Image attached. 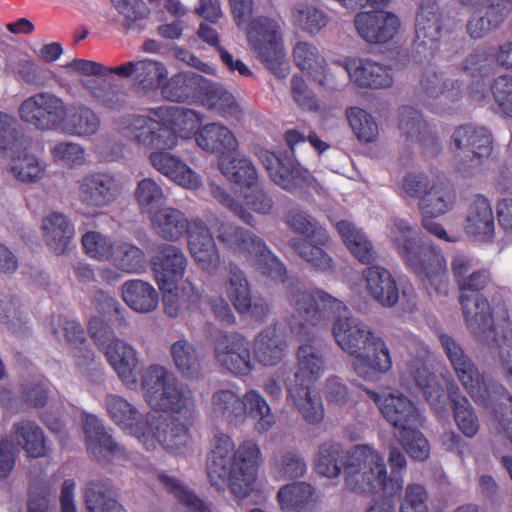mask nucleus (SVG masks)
Here are the masks:
<instances>
[{
  "label": "nucleus",
  "mask_w": 512,
  "mask_h": 512,
  "mask_svg": "<svg viewBox=\"0 0 512 512\" xmlns=\"http://www.w3.org/2000/svg\"><path fill=\"white\" fill-rule=\"evenodd\" d=\"M289 304L302 322H289L291 331L301 340L314 338L312 327L327 324L334 316L332 333L337 345L353 357L355 373L367 381H377L392 368L390 349L379 334L350 315L342 301L321 289L293 288L288 293Z\"/></svg>",
  "instance_id": "nucleus-1"
},
{
  "label": "nucleus",
  "mask_w": 512,
  "mask_h": 512,
  "mask_svg": "<svg viewBox=\"0 0 512 512\" xmlns=\"http://www.w3.org/2000/svg\"><path fill=\"white\" fill-rule=\"evenodd\" d=\"M141 387L146 403L155 411L150 415L157 418V432L164 436H176L173 447L161 446L168 453L185 457L194 450L190 427L197 410L193 392L179 382L173 372L161 365L148 366L141 375Z\"/></svg>",
  "instance_id": "nucleus-2"
},
{
  "label": "nucleus",
  "mask_w": 512,
  "mask_h": 512,
  "mask_svg": "<svg viewBox=\"0 0 512 512\" xmlns=\"http://www.w3.org/2000/svg\"><path fill=\"white\" fill-rule=\"evenodd\" d=\"M345 466V489L352 493L374 495L383 492L391 497L403 488L399 476H387L383 456L370 445H357L349 452L335 442H325L319 446L314 460L315 470L327 478L340 475Z\"/></svg>",
  "instance_id": "nucleus-3"
},
{
  "label": "nucleus",
  "mask_w": 512,
  "mask_h": 512,
  "mask_svg": "<svg viewBox=\"0 0 512 512\" xmlns=\"http://www.w3.org/2000/svg\"><path fill=\"white\" fill-rule=\"evenodd\" d=\"M262 462L259 445L244 441L237 449L231 437L221 435L216 439L207 464V473L213 486L226 487L238 500H244L258 490V470Z\"/></svg>",
  "instance_id": "nucleus-4"
},
{
  "label": "nucleus",
  "mask_w": 512,
  "mask_h": 512,
  "mask_svg": "<svg viewBox=\"0 0 512 512\" xmlns=\"http://www.w3.org/2000/svg\"><path fill=\"white\" fill-rule=\"evenodd\" d=\"M202 121L194 110L160 106L147 114L132 116L123 128V135L141 147L176 148L180 139L195 136Z\"/></svg>",
  "instance_id": "nucleus-5"
},
{
  "label": "nucleus",
  "mask_w": 512,
  "mask_h": 512,
  "mask_svg": "<svg viewBox=\"0 0 512 512\" xmlns=\"http://www.w3.org/2000/svg\"><path fill=\"white\" fill-rule=\"evenodd\" d=\"M386 237L394 245L405 265L426 286L445 294L448 287L446 260L429 243L417 241L413 227L402 219H392L386 225Z\"/></svg>",
  "instance_id": "nucleus-6"
},
{
  "label": "nucleus",
  "mask_w": 512,
  "mask_h": 512,
  "mask_svg": "<svg viewBox=\"0 0 512 512\" xmlns=\"http://www.w3.org/2000/svg\"><path fill=\"white\" fill-rule=\"evenodd\" d=\"M441 345L465 390L476 403L483 406L499 402L506 412L499 420L500 426L512 441V397L502 386L487 385L461 346L448 335L440 336Z\"/></svg>",
  "instance_id": "nucleus-7"
},
{
  "label": "nucleus",
  "mask_w": 512,
  "mask_h": 512,
  "mask_svg": "<svg viewBox=\"0 0 512 512\" xmlns=\"http://www.w3.org/2000/svg\"><path fill=\"white\" fill-rule=\"evenodd\" d=\"M105 407L111 420L123 431L137 439L146 450H154L158 446L173 447V436L157 432V418L148 412L145 416L125 398L110 394L105 398ZM180 435H174L180 440Z\"/></svg>",
  "instance_id": "nucleus-8"
},
{
  "label": "nucleus",
  "mask_w": 512,
  "mask_h": 512,
  "mask_svg": "<svg viewBox=\"0 0 512 512\" xmlns=\"http://www.w3.org/2000/svg\"><path fill=\"white\" fill-rule=\"evenodd\" d=\"M247 40L256 58L276 77L285 78L288 75L282 23L278 19L255 17L247 29Z\"/></svg>",
  "instance_id": "nucleus-9"
},
{
  "label": "nucleus",
  "mask_w": 512,
  "mask_h": 512,
  "mask_svg": "<svg viewBox=\"0 0 512 512\" xmlns=\"http://www.w3.org/2000/svg\"><path fill=\"white\" fill-rule=\"evenodd\" d=\"M218 239L235 253H248L252 257V265L271 280H284V265L253 233L226 223L218 228Z\"/></svg>",
  "instance_id": "nucleus-10"
},
{
  "label": "nucleus",
  "mask_w": 512,
  "mask_h": 512,
  "mask_svg": "<svg viewBox=\"0 0 512 512\" xmlns=\"http://www.w3.org/2000/svg\"><path fill=\"white\" fill-rule=\"evenodd\" d=\"M89 331L121 382L127 388L136 390L139 386L138 368L140 364V356L136 349L124 340L114 338L98 318L89 321Z\"/></svg>",
  "instance_id": "nucleus-11"
},
{
  "label": "nucleus",
  "mask_w": 512,
  "mask_h": 512,
  "mask_svg": "<svg viewBox=\"0 0 512 512\" xmlns=\"http://www.w3.org/2000/svg\"><path fill=\"white\" fill-rule=\"evenodd\" d=\"M408 357L401 366V379L404 383L410 381L423 391L427 401L435 410H441L444 402L441 400L442 388L436 377L427 368L426 362L429 358L428 347L419 339H410L406 345Z\"/></svg>",
  "instance_id": "nucleus-12"
},
{
  "label": "nucleus",
  "mask_w": 512,
  "mask_h": 512,
  "mask_svg": "<svg viewBox=\"0 0 512 512\" xmlns=\"http://www.w3.org/2000/svg\"><path fill=\"white\" fill-rule=\"evenodd\" d=\"M487 281L488 273L485 270L475 271L458 281L463 314L469 329L475 335L485 332L493 322L489 303L477 293L486 286Z\"/></svg>",
  "instance_id": "nucleus-13"
},
{
  "label": "nucleus",
  "mask_w": 512,
  "mask_h": 512,
  "mask_svg": "<svg viewBox=\"0 0 512 512\" xmlns=\"http://www.w3.org/2000/svg\"><path fill=\"white\" fill-rule=\"evenodd\" d=\"M451 147L459 167L466 170L479 166L490 157L493 140L486 128L463 125L452 133Z\"/></svg>",
  "instance_id": "nucleus-14"
},
{
  "label": "nucleus",
  "mask_w": 512,
  "mask_h": 512,
  "mask_svg": "<svg viewBox=\"0 0 512 512\" xmlns=\"http://www.w3.org/2000/svg\"><path fill=\"white\" fill-rule=\"evenodd\" d=\"M64 112V100L49 92L29 96L18 108L20 120L39 131L58 130L59 119Z\"/></svg>",
  "instance_id": "nucleus-15"
},
{
  "label": "nucleus",
  "mask_w": 512,
  "mask_h": 512,
  "mask_svg": "<svg viewBox=\"0 0 512 512\" xmlns=\"http://www.w3.org/2000/svg\"><path fill=\"white\" fill-rule=\"evenodd\" d=\"M368 394L377 404L383 417L393 426L395 434L410 426H418L422 422V416L413 402L400 391L386 389L380 394L373 391H369Z\"/></svg>",
  "instance_id": "nucleus-16"
},
{
  "label": "nucleus",
  "mask_w": 512,
  "mask_h": 512,
  "mask_svg": "<svg viewBox=\"0 0 512 512\" xmlns=\"http://www.w3.org/2000/svg\"><path fill=\"white\" fill-rule=\"evenodd\" d=\"M119 193L117 182L107 174H87L77 181L76 196L88 215L109 206Z\"/></svg>",
  "instance_id": "nucleus-17"
},
{
  "label": "nucleus",
  "mask_w": 512,
  "mask_h": 512,
  "mask_svg": "<svg viewBox=\"0 0 512 512\" xmlns=\"http://www.w3.org/2000/svg\"><path fill=\"white\" fill-rule=\"evenodd\" d=\"M144 148L153 150L149 155V162L167 179L186 189L195 190L201 186V177L180 156L170 152L174 148Z\"/></svg>",
  "instance_id": "nucleus-18"
},
{
  "label": "nucleus",
  "mask_w": 512,
  "mask_h": 512,
  "mask_svg": "<svg viewBox=\"0 0 512 512\" xmlns=\"http://www.w3.org/2000/svg\"><path fill=\"white\" fill-rule=\"evenodd\" d=\"M249 189L250 191L244 195L241 203L234 200L223 188L217 185H211V194L244 223L253 226L256 223L255 218L248 210L260 215H267L272 210L273 201L263 188L253 185Z\"/></svg>",
  "instance_id": "nucleus-19"
},
{
  "label": "nucleus",
  "mask_w": 512,
  "mask_h": 512,
  "mask_svg": "<svg viewBox=\"0 0 512 512\" xmlns=\"http://www.w3.org/2000/svg\"><path fill=\"white\" fill-rule=\"evenodd\" d=\"M346 71L350 81L363 88L384 89L393 84L391 69L368 58L346 57L336 62Z\"/></svg>",
  "instance_id": "nucleus-20"
},
{
  "label": "nucleus",
  "mask_w": 512,
  "mask_h": 512,
  "mask_svg": "<svg viewBox=\"0 0 512 512\" xmlns=\"http://www.w3.org/2000/svg\"><path fill=\"white\" fill-rule=\"evenodd\" d=\"M187 243L196 265L203 271L214 273L221 259L214 237L203 220L198 218L191 220Z\"/></svg>",
  "instance_id": "nucleus-21"
},
{
  "label": "nucleus",
  "mask_w": 512,
  "mask_h": 512,
  "mask_svg": "<svg viewBox=\"0 0 512 512\" xmlns=\"http://www.w3.org/2000/svg\"><path fill=\"white\" fill-rule=\"evenodd\" d=\"M259 159L268 171L272 181L286 190H292L305 184L309 173L294 159L282 153L261 151Z\"/></svg>",
  "instance_id": "nucleus-22"
},
{
  "label": "nucleus",
  "mask_w": 512,
  "mask_h": 512,
  "mask_svg": "<svg viewBox=\"0 0 512 512\" xmlns=\"http://www.w3.org/2000/svg\"><path fill=\"white\" fill-rule=\"evenodd\" d=\"M218 362L235 375H247L253 369L248 342L238 333L224 335L215 347Z\"/></svg>",
  "instance_id": "nucleus-23"
},
{
  "label": "nucleus",
  "mask_w": 512,
  "mask_h": 512,
  "mask_svg": "<svg viewBox=\"0 0 512 512\" xmlns=\"http://www.w3.org/2000/svg\"><path fill=\"white\" fill-rule=\"evenodd\" d=\"M359 36L368 43H386L398 33L400 21L390 12H361L354 20Z\"/></svg>",
  "instance_id": "nucleus-24"
},
{
  "label": "nucleus",
  "mask_w": 512,
  "mask_h": 512,
  "mask_svg": "<svg viewBox=\"0 0 512 512\" xmlns=\"http://www.w3.org/2000/svg\"><path fill=\"white\" fill-rule=\"evenodd\" d=\"M4 154L10 158L9 171L18 181L30 184L42 178L46 164L32 151L27 140L13 144Z\"/></svg>",
  "instance_id": "nucleus-25"
},
{
  "label": "nucleus",
  "mask_w": 512,
  "mask_h": 512,
  "mask_svg": "<svg viewBox=\"0 0 512 512\" xmlns=\"http://www.w3.org/2000/svg\"><path fill=\"white\" fill-rule=\"evenodd\" d=\"M224 289L227 297L239 313L250 314L262 319L270 312V305L266 301L256 299L252 302L249 283L243 272L238 268L230 269L229 278Z\"/></svg>",
  "instance_id": "nucleus-26"
},
{
  "label": "nucleus",
  "mask_w": 512,
  "mask_h": 512,
  "mask_svg": "<svg viewBox=\"0 0 512 512\" xmlns=\"http://www.w3.org/2000/svg\"><path fill=\"white\" fill-rule=\"evenodd\" d=\"M187 258L181 248L165 244L153 262L155 278L160 290L176 289L184 276Z\"/></svg>",
  "instance_id": "nucleus-27"
},
{
  "label": "nucleus",
  "mask_w": 512,
  "mask_h": 512,
  "mask_svg": "<svg viewBox=\"0 0 512 512\" xmlns=\"http://www.w3.org/2000/svg\"><path fill=\"white\" fill-rule=\"evenodd\" d=\"M441 31L442 24L437 6L434 3L429 6L423 4L416 19V52L427 59L433 56L438 48Z\"/></svg>",
  "instance_id": "nucleus-28"
},
{
  "label": "nucleus",
  "mask_w": 512,
  "mask_h": 512,
  "mask_svg": "<svg viewBox=\"0 0 512 512\" xmlns=\"http://www.w3.org/2000/svg\"><path fill=\"white\" fill-rule=\"evenodd\" d=\"M41 232L50 250L62 255L75 237V226L64 213L51 212L42 219Z\"/></svg>",
  "instance_id": "nucleus-29"
},
{
  "label": "nucleus",
  "mask_w": 512,
  "mask_h": 512,
  "mask_svg": "<svg viewBox=\"0 0 512 512\" xmlns=\"http://www.w3.org/2000/svg\"><path fill=\"white\" fill-rule=\"evenodd\" d=\"M363 279L369 295L380 305L392 307L399 300V289L395 278L381 266H370L363 271Z\"/></svg>",
  "instance_id": "nucleus-30"
},
{
  "label": "nucleus",
  "mask_w": 512,
  "mask_h": 512,
  "mask_svg": "<svg viewBox=\"0 0 512 512\" xmlns=\"http://www.w3.org/2000/svg\"><path fill=\"white\" fill-rule=\"evenodd\" d=\"M58 130L76 137H89L97 133L101 120L98 114L84 105L67 106L59 119Z\"/></svg>",
  "instance_id": "nucleus-31"
},
{
  "label": "nucleus",
  "mask_w": 512,
  "mask_h": 512,
  "mask_svg": "<svg viewBox=\"0 0 512 512\" xmlns=\"http://www.w3.org/2000/svg\"><path fill=\"white\" fill-rule=\"evenodd\" d=\"M494 215L487 198L476 196L469 205L465 231L478 242H489L494 236Z\"/></svg>",
  "instance_id": "nucleus-32"
},
{
  "label": "nucleus",
  "mask_w": 512,
  "mask_h": 512,
  "mask_svg": "<svg viewBox=\"0 0 512 512\" xmlns=\"http://www.w3.org/2000/svg\"><path fill=\"white\" fill-rule=\"evenodd\" d=\"M83 430L88 452L96 459L111 460L121 453L119 447L109 436L99 418L92 414H83Z\"/></svg>",
  "instance_id": "nucleus-33"
},
{
  "label": "nucleus",
  "mask_w": 512,
  "mask_h": 512,
  "mask_svg": "<svg viewBox=\"0 0 512 512\" xmlns=\"http://www.w3.org/2000/svg\"><path fill=\"white\" fill-rule=\"evenodd\" d=\"M207 79L190 72L173 75L161 86V95L171 102H186L202 97Z\"/></svg>",
  "instance_id": "nucleus-34"
},
{
  "label": "nucleus",
  "mask_w": 512,
  "mask_h": 512,
  "mask_svg": "<svg viewBox=\"0 0 512 512\" xmlns=\"http://www.w3.org/2000/svg\"><path fill=\"white\" fill-rule=\"evenodd\" d=\"M197 146L207 153H217L220 156L236 152L238 141L234 134L225 126L210 123L202 126L195 133Z\"/></svg>",
  "instance_id": "nucleus-35"
},
{
  "label": "nucleus",
  "mask_w": 512,
  "mask_h": 512,
  "mask_svg": "<svg viewBox=\"0 0 512 512\" xmlns=\"http://www.w3.org/2000/svg\"><path fill=\"white\" fill-rule=\"evenodd\" d=\"M148 218L154 232L167 241H178L190 229L191 220L174 207L163 206Z\"/></svg>",
  "instance_id": "nucleus-36"
},
{
  "label": "nucleus",
  "mask_w": 512,
  "mask_h": 512,
  "mask_svg": "<svg viewBox=\"0 0 512 512\" xmlns=\"http://www.w3.org/2000/svg\"><path fill=\"white\" fill-rule=\"evenodd\" d=\"M13 440L29 457L41 458L47 456L51 446L43 429L35 422L21 420L13 424L11 432Z\"/></svg>",
  "instance_id": "nucleus-37"
},
{
  "label": "nucleus",
  "mask_w": 512,
  "mask_h": 512,
  "mask_svg": "<svg viewBox=\"0 0 512 512\" xmlns=\"http://www.w3.org/2000/svg\"><path fill=\"white\" fill-rule=\"evenodd\" d=\"M121 298L137 313L153 312L159 304V294L154 286L141 279L125 281L121 286Z\"/></svg>",
  "instance_id": "nucleus-38"
},
{
  "label": "nucleus",
  "mask_w": 512,
  "mask_h": 512,
  "mask_svg": "<svg viewBox=\"0 0 512 512\" xmlns=\"http://www.w3.org/2000/svg\"><path fill=\"white\" fill-rule=\"evenodd\" d=\"M511 9L512 3L476 9L467 21V34L475 40L484 38L504 21Z\"/></svg>",
  "instance_id": "nucleus-39"
},
{
  "label": "nucleus",
  "mask_w": 512,
  "mask_h": 512,
  "mask_svg": "<svg viewBox=\"0 0 512 512\" xmlns=\"http://www.w3.org/2000/svg\"><path fill=\"white\" fill-rule=\"evenodd\" d=\"M455 203V191L446 183L439 182L430 186L424 193L418 208L422 217L438 218L450 212Z\"/></svg>",
  "instance_id": "nucleus-40"
},
{
  "label": "nucleus",
  "mask_w": 512,
  "mask_h": 512,
  "mask_svg": "<svg viewBox=\"0 0 512 512\" xmlns=\"http://www.w3.org/2000/svg\"><path fill=\"white\" fill-rule=\"evenodd\" d=\"M241 410V423L247 418L252 419L258 433L269 431L275 424L269 404L257 390L250 389L242 396Z\"/></svg>",
  "instance_id": "nucleus-41"
},
{
  "label": "nucleus",
  "mask_w": 512,
  "mask_h": 512,
  "mask_svg": "<svg viewBox=\"0 0 512 512\" xmlns=\"http://www.w3.org/2000/svg\"><path fill=\"white\" fill-rule=\"evenodd\" d=\"M483 341L492 340L498 348V359L504 378L512 385V326L504 322L499 326L492 325L485 332L477 335Z\"/></svg>",
  "instance_id": "nucleus-42"
},
{
  "label": "nucleus",
  "mask_w": 512,
  "mask_h": 512,
  "mask_svg": "<svg viewBox=\"0 0 512 512\" xmlns=\"http://www.w3.org/2000/svg\"><path fill=\"white\" fill-rule=\"evenodd\" d=\"M289 398L297 411L309 423H319L324 418V407L318 393L304 384L289 383L287 385Z\"/></svg>",
  "instance_id": "nucleus-43"
},
{
  "label": "nucleus",
  "mask_w": 512,
  "mask_h": 512,
  "mask_svg": "<svg viewBox=\"0 0 512 512\" xmlns=\"http://www.w3.org/2000/svg\"><path fill=\"white\" fill-rule=\"evenodd\" d=\"M285 347V341L276 326L267 327L259 332L253 343L255 358L264 366H273L280 362Z\"/></svg>",
  "instance_id": "nucleus-44"
},
{
  "label": "nucleus",
  "mask_w": 512,
  "mask_h": 512,
  "mask_svg": "<svg viewBox=\"0 0 512 512\" xmlns=\"http://www.w3.org/2000/svg\"><path fill=\"white\" fill-rule=\"evenodd\" d=\"M447 391L458 429L466 437H474L479 431L480 424L470 402L459 393L458 387L452 381H447Z\"/></svg>",
  "instance_id": "nucleus-45"
},
{
  "label": "nucleus",
  "mask_w": 512,
  "mask_h": 512,
  "mask_svg": "<svg viewBox=\"0 0 512 512\" xmlns=\"http://www.w3.org/2000/svg\"><path fill=\"white\" fill-rule=\"evenodd\" d=\"M218 167L222 175L229 181L247 188L256 182V170L251 161L240 153H230L218 158Z\"/></svg>",
  "instance_id": "nucleus-46"
},
{
  "label": "nucleus",
  "mask_w": 512,
  "mask_h": 512,
  "mask_svg": "<svg viewBox=\"0 0 512 512\" xmlns=\"http://www.w3.org/2000/svg\"><path fill=\"white\" fill-rule=\"evenodd\" d=\"M421 89L429 99L438 100L443 106H450L462 96L458 81L447 79L442 74H428L421 80Z\"/></svg>",
  "instance_id": "nucleus-47"
},
{
  "label": "nucleus",
  "mask_w": 512,
  "mask_h": 512,
  "mask_svg": "<svg viewBox=\"0 0 512 512\" xmlns=\"http://www.w3.org/2000/svg\"><path fill=\"white\" fill-rule=\"evenodd\" d=\"M280 508L287 512H303L317 501L315 489L305 482H296L282 487L277 494Z\"/></svg>",
  "instance_id": "nucleus-48"
},
{
  "label": "nucleus",
  "mask_w": 512,
  "mask_h": 512,
  "mask_svg": "<svg viewBox=\"0 0 512 512\" xmlns=\"http://www.w3.org/2000/svg\"><path fill=\"white\" fill-rule=\"evenodd\" d=\"M87 512H126L115 500L111 485L105 481H91L83 490Z\"/></svg>",
  "instance_id": "nucleus-49"
},
{
  "label": "nucleus",
  "mask_w": 512,
  "mask_h": 512,
  "mask_svg": "<svg viewBox=\"0 0 512 512\" xmlns=\"http://www.w3.org/2000/svg\"><path fill=\"white\" fill-rule=\"evenodd\" d=\"M298 371L292 383L304 384L318 380L326 370V362L321 352L311 344H303L297 353Z\"/></svg>",
  "instance_id": "nucleus-50"
},
{
  "label": "nucleus",
  "mask_w": 512,
  "mask_h": 512,
  "mask_svg": "<svg viewBox=\"0 0 512 512\" xmlns=\"http://www.w3.org/2000/svg\"><path fill=\"white\" fill-rule=\"evenodd\" d=\"M336 229L351 254L361 263L369 264L375 259L371 242L365 233L356 228L354 224L340 221L336 224Z\"/></svg>",
  "instance_id": "nucleus-51"
},
{
  "label": "nucleus",
  "mask_w": 512,
  "mask_h": 512,
  "mask_svg": "<svg viewBox=\"0 0 512 512\" xmlns=\"http://www.w3.org/2000/svg\"><path fill=\"white\" fill-rule=\"evenodd\" d=\"M161 291L163 292L164 311L171 318L184 314V304L189 311L199 309L202 304L201 293L190 283L183 285L181 295L177 293V288Z\"/></svg>",
  "instance_id": "nucleus-52"
},
{
  "label": "nucleus",
  "mask_w": 512,
  "mask_h": 512,
  "mask_svg": "<svg viewBox=\"0 0 512 512\" xmlns=\"http://www.w3.org/2000/svg\"><path fill=\"white\" fill-rule=\"evenodd\" d=\"M202 102L205 106L225 118L237 117L241 108L235 97L222 85L207 80Z\"/></svg>",
  "instance_id": "nucleus-53"
},
{
  "label": "nucleus",
  "mask_w": 512,
  "mask_h": 512,
  "mask_svg": "<svg viewBox=\"0 0 512 512\" xmlns=\"http://www.w3.org/2000/svg\"><path fill=\"white\" fill-rule=\"evenodd\" d=\"M134 198L140 213L147 217L162 208L167 201L162 185L150 177L137 182Z\"/></svg>",
  "instance_id": "nucleus-54"
},
{
  "label": "nucleus",
  "mask_w": 512,
  "mask_h": 512,
  "mask_svg": "<svg viewBox=\"0 0 512 512\" xmlns=\"http://www.w3.org/2000/svg\"><path fill=\"white\" fill-rule=\"evenodd\" d=\"M292 21L303 32L315 36L327 26L329 17L315 5L298 3L292 9Z\"/></svg>",
  "instance_id": "nucleus-55"
},
{
  "label": "nucleus",
  "mask_w": 512,
  "mask_h": 512,
  "mask_svg": "<svg viewBox=\"0 0 512 512\" xmlns=\"http://www.w3.org/2000/svg\"><path fill=\"white\" fill-rule=\"evenodd\" d=\"M171 357L176 369L186 378H197L201 371L200 359L195 347L186 339L171 345Z\"/></svg>",
  "instance_id": "nucleus-56"
},
{
  "label": "nucleus",
  "mask_w": 512,
  "mask_h": 512,
  "mask_svg": "<svg viewBox=\"0 0 512 512\" xmlns=\"http://www.w3.org/2000/svg\"><path fill=\"white\" fill-rule=\"evenodd\" d=\"M125 273H140L146 262L145 253L135 244L127 241H116L110 261Z\"/></svg>",
  "instance_id": "nucleus-57"
},
{
  "label": "nucleus",
  "mask_w": 512,
  "mask_h": 512,
  "mask_svg": "<svg viewBox=\"0 0 512 512\" xmlns=\"http://www.w3.org/2000/svg\"><path fill=\"white\" fill-rule=\"evenodd\" d=\"M349 125L362 143L375 142L379 137V127L375 118L360 107H350L346 110Z\"/></svg>",
  "instance_id": "nucleus-58"
},
{
  "label": "nucleus",
  "mask_w": 512,
  "mask_h": 512,
  "mask_svg": "<svg viewBox=\"0 0 512 512\" xmlns=\"http://www.w3.org/2000/svg\"><path fill=\"white\" fill-rule=\"evenodd\" d=\"M84 253L91 259L108 262L113 256L116 242L99 231H87L81 237Z\"/></svg>",
  "instance_id": "nucleus-59"
},
{
  "label": "nucleus",
  "mask_w": 512,
  "mask_h": 512,
  "mask_svg": "<svg viewBox=\"0 0 512 512\" xmlns=\"http://www.w3.org/2000/svg\"><path fill=\"white\" fill-rule=\"evenodd\" d=\"M312 239H292L290 246L310 266L316 270L327 271L332 269V258Z\"/></svg>",
  "instance_id": "nucleus-60"
},
{
  "label": "nucleus",
  "mask_w": 512,
  "mask_h": 512,
  "mask_svg": "<svg viewBox=\"0 0 512 512\" xmlns=\"http://www.w3.org/2000/svg\"><path fill=\"white\" fill-rule=\"evenodd\" d=\"M159 481L186 508V512H210L203 502L183 483L166 474H159Z\"/></svg>",
  "instance_id": "nucleus-61"
},
{
  "label": "nucleus",
  "mask_w": 512,
  "mask_h": 512,
  "mask_svg": "<svg viewBox=\"0 0 512 512\" xmlns=\"http://www.w3.org/2000/svg\"><path fill=\"white\" fill-rule=\"evenodd\" d=\"M241 399L236 392L230 389H221L212 396V409L228 421L241 423Z\"/></svg>",
  "instance_id": "nucleus-62"
},
{
  "label": "nucleus",
  "mask_w": 512,
  "mask_h": 512,
  "mask_svg": "<svg viewBox=\"0 0 512 512\" xmlns=\"http://www.w3.org/2000/svg\"><path fill=\"white\" fill-rule=\"evenodd\" d=\"M287 223L295 232L305 235L318 245L324 246L329 241L326 230L319 227L314 219L304 212H291L288 215Z\"/></svg>",
  "instance_id": "nucleus-63"
},
{
  "label": "nucleus",
  "mask_w": 512,
  "mask_h": 512,
  "mask_svg": "<svg viewBox=\"0 0 512 512\" xmlns=\"http://www.w3.org/2000/svg\"><path fill=\"white\" fill-rule=\"evenodd\" d=\"M293 59L296 66L308 76H319L317 69L325 61L318 48L306 41H299L293 48Z\"/></svg>",
  "instance_id": "nucleus-64"
}]
</instances>
